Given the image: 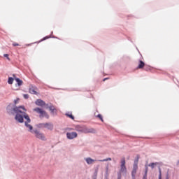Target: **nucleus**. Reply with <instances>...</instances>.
<instances>
[{
    "mask_svg": "<svg viewBox=\"0 0 179 179\" xmlns=\"http://www.w3.org/2000/svg\"><path fill=\"white\" fill-rule=\"evenodd\" d=\"M8 113L9 114H13L15 113L16 115L15 117V120L20 122V124H22L24 122V119L26 120L24 122L25 127L29 129V132H31V134H35L36 138L38 139H41V141H46L45 136H44V134L38 131V130H34L33 131V126L30 124V122H31V120H30V117H29L26 113V108H24V106H15L13 108H10V106H8L7 108Z\"/></svg>",
    "mask_w": 179,
    "mask_h": 179,
    "instance_id": "obj_1",
    "label": "nucleus"
},
{
    "mask_svg": "<svg viewBox=\"0 0 179 179\" xmlns=\"http://www.w3.org/2000/svg\"><path fill=\"white\" fill-rule=\"evenodd\" d=\"M77 131V132H81L83 134H95L96 130L93 128H89L83 125H76L75 129H70V131Z\"/></svg>",
    "mask_w": 179,
    "mask_h": 179,
    "instance_id": "obj_2",
    "label": "nucleus"
},
{
    "mask_svg": "<svg viewBox=\"0 0 179 179\" xmlns=\"http://www.w3.org/2000/svg\"><path fill=\"white\" fill-rule=\"evenodd\" d=\"M34 111H35V113H37L38 114H39L40 118H44V117L45 118H50V116L48 115L47 112H45V110H43V109H41L40 108H34Z\"/></svg>",
    "mask_w": 179,
    "mask_h": 179,
    "instance_id": "obj_3",
    "label": "nucleus"
},
{
    "mask_svg": "<svg viewBox=\"0 0 179 179\" xmlns=\"http://www.w3.org/2000/svg\"><path fill=\"white\" fill-rule=\"evenodd\" d=\"M139 160V157H137V160L134 161L133 165V170L131 171L132 179H135V176H136V171H138V162Z\"/></svg>",
    "mask_w": 179,
    "mask_h": 179,
    "instance_id": "obj_4",
    "label": "nucleus"
},
{
    "mask_svg": "<svg viewBox=\"0 0 179 179\" xmlns=\"http://www.w3.org/2000/svg\"><path fill=\"white\" fill-rule=\"evenodd\" d=\"M120 173H127V166H125V157L122 158Z\"/></svg>",
    "mask_w": 179,
    "mask_h": 179,
    "instance_id": "obj_5",
    "label": "nucleus"
},
{
    "mask_svg": "<svg viewBox=\"0 0 179 179\" xmlns=\"http://www.w3.org/2000/svg\"><path fill=\"white\" fill-rule=\"evenodd\" d=\"M41 128H47V129H49L50 131H52L54 129V125L51 123H42L40 124Z\"/></svg>",
    "mask_w": 179,
    "mask_h": 179,
    "instance_id": "obj_6",
    "label": "nucleus"
},
{
    "mask_svg": "<svg viewBox=\"0 0 179 179\" xmlns=\"http://www.w3.org/2000/svg\"><path fill=\"white\" fill-rule=\"evenodd\" d=\"M66 138H67V139H75V138H78V133H76L75 131L67 132Z\"/></svg>",
    "mask_w": 179,
    "mask_h": 179,
    "instance_id": "obj_7",
    "label": "nucleus"
},
{
    "mask_svg": "<svg viewBox=\"0 0 179 179\" xmlns=\"http://www.w3.org/2000/svg\"><path fill=\"white\" fill-rule=\"evenodd\" d=\"M29 92L31 94H37V88L33 85H29Z\"/></svg>",
    "mask_w": 179,
    "mask_h": 179,
    "instance_id": "obj_8",
    "label": "nucleus"
},
{
    "mask_svg": "<svg viewBox=\"0 0 179 179\" xmlns=\"http://www.w3.org/2000/svg\"><path fill=\"white\" fill-rule=\"evenodd\" d=\"M35 104L36 106H40L41 107H43V106H45V102L41 99H37L35 102Z\"/></svg>",
    "mask_w": 179,
    "mask_h": 179,
    "instance_id": "obj_9",
    "label": "nucleus"
},
{
    "mask_svg": "<svg viewBox=\"0 0 179 179\" xmlns=\"http://www.w3.org/2000/svg\"><path fill=\"white\" fill-rule=\"evenodd\" d=\"M13 78L15 79V80L17 82L18 86H22V85H23V81L20 79H19L18 78L15 77V75H13Z\"/></svg>",
    "mask_w": 179,
    "mask_h": 179,
    "instance_id": "obj_10",
    "label": "nucleus"
},
{
    "mask_svg": "<svg viewBox=\"0 0 179 179\" xmlns=\"http://www.w3.org/2000/svg\"><path fill=\"white\" fill-rule=\"evenodd\" d=\"M85 162L88 164H93V163L94 162H96V160L90 158V157H88V158H85Z\"/></svg>",
    "mask_w": 179,
    "mask_h": 179,
    "instance_id": "obj_11",
    "label": "nucleus"
},
{
    "mask_svg": "<svg viewBox=\"0 0 179 179\" xmlns=\"http://www.w3.org/2000/svg\"><path fill=\"white\" fill-rule=\"evenodd\" d=\"M144 67H145V62H143V61L142 60H140L138 66V69H143V68Z\"/></svg>",
    "mask_w": 179,
    "mask_h": 179,
    "instance_id": "obj_12",
    "label": "nucleus"
},
{
    "mask_svg": "<svg viewBox=\"0 0 179 179\" xmlns=\"http://www.w3.org/2000/svg\"><path fill=\"white\" fill-rule=\"evenodd\" d=\"M13 80H15L13 79V78L9 77V78H8V83L9 85H12V84L13 83Z\"/></svg>",
    "mask_w": 179,
    "mask_h": 179,
    "instance_id": "obj_13",
    "label": "nucleus"
},
{
    "mask_svg": "<svg viewBox=\"0 0 179 179\" xmlns=\"http://www.w3.org/2000/svg\"><path fill=\"white\" fill-rule=\"evenodd\" d=\"M66 115L69 117V118H71V120H75V117L72 115V113H67L66 114Z\"/></svg>",
    "mask_w": 179,
    "mask_h": 179,
    "instance_id": "obj_14",
    "label": "nucleus"
},
{
    "mask_svg": "<svg viewBox=\"0 0 179 179\" xmlns=\"http://www.w3.org/2000/svg\"><path fill=\"white\" fill-rule=\"evenodd\" d=\"M108 161L111 162V158H107V159L99 160V162H108Z\"/></svg>",
    "mask_w": 179,
    "mask_h": 179,
    "instance_id": "obj_15",
    "label": "nucleus"
},
{
    "mask_svg": "<svg viewBox=\"0 0 179 179\" xmlns=\"http://www.w3.org/2000/svg\"><path fill=\"white\" fill-rule=\"evenodd\" d=\"M97 117L99 118L102 122H103L104 120H103V116L101 114H99Z\"/></svg>",
    "mask_w": 179,
    "mask_h": 179,
    "instance_id": "obj_16",
    "label": "nucleus"
},
{
    "mask_svg": "<svg viewBox=\"0 0 179 179\" xmlns=\"http://www.w3.org/2000/svg\"><path fill=\"white\" fill-rule=\"evenodd\" d=\"M146 177H148V167L145 168V175L143 176V178L145 179Z\"/></svg>",
    "mask_w": 179,
    "mask_h": 179,
    "instance_id": "obj_17",
    "label": "nucleus"
},
{
    "mask_svg": "<svg viewBox=\"0 0 179 179\" xmlns=\"http://www.w3.org/2000/svg\"><path fill=\"white\" fill-rule=\"evenodd\" d=\"M48 38H50V36H45L38 43H41V41H44V40H48Z\"/></svg>",
    "mask_w": 179,
    "mask_h": 179,
    "instance_id": "obj_18",
    "label": "nucleus"
},
{
    "mask_svg": "<svg viewBox=\"0 0 179 179\" xmlns=\"http://www.w3.org/2000/svg\"><path fill=\"white\" fill-rule=\"evenodd\" d=\"M3 57H5V58H7V59H8V61H10V58H9V55H8V54H4V55H3Z\"/></svg>",
    "mask_w": 179,
    "mask_h": 179,
    "instance_id": "obj_19",
    "label": "nucleus"
},
{
    "mask_svg": "<svg viewBox=\"0 0 179 179\" xmlns=\"http://www.w3.org/2000/svg\"><path fill=\"white\" fill-rule=\"evenodd\" d=\"M49 110H50V111H55V108L54 106H50V107H49Z\"/></svg>",
    "mask_w": 179,
    "mask_h": 179,
    "instance_id": "obj_20",
    "label": "nucleus"
},
{
    "mask_svg": "<svg viewBox=\"0 0 179 179\" xmlns=\"http://www.w3.org/2000/svg\"><path fill=\"white\" fill-rule=\"evenodd\" d=\"M155 166H156V164H155V163H151L150 164H149V166L152 167V169H154Z\"/></svg>",
    "mask_w": 179,
    "mask_h": 179,
    "instance_id": "obj_21",
    "label": "nucleus"
},
{
    "mask_svg": "<svg viewBox=\"0 0 179 179\" xmlns=\"http://www.w3.org/2000/svg\"><path fill=\"white\" fill-rule=\"evenodd\" d=\"M159 179H162V169H159Z\"/></svg>",
    "mask_w": 179,
    "mask_h": 179,
    "instance_id": "obj_22",
    "label": "nucleus"
},
{
    "mask_svg": "<svg viewBox=\"0 0 179 179\" xmlns=\"http://www.w3.org/2000/svg\"><path fill=\"white\" fill-rule=\"evenodd\" d=\"M23 97H24V99H29V94H24L23 95Z\"/></svg>",
    "mask_w": 179,
    "mask_h": 179,
    "instance_id": "obj_23",
    "label": "nucleus"
},
{
    "mask_svg": "<svg viewBox=\"0 0 179 179\" xmlns=\"http://www.w3.org/2000/svg\"><path fill=\"white\" fill-rule=\"evenodd\" d=\"M13 47H17V46H19L20 45H19V43H13Z\"/></svg>",
    "mask_w": 179,
    "mask_h": 179,
    "instance_id": "obj_24",
    "label": "nucleus"
},
{
    "mask_svg": "<svg viewBox=\"0 0 179 179\" xmlns=\"http://www.w3.org/2000/svg\"><path fill=\"white\" fill-rule=\"evenodd\" d=\"M19 98H17V99H15V101H14V103H15V104H17V103H19Z\"/></svg>",
    "mask_w": 179,
    "mask_h": 179,
    "instance_id": "obj_25",
    "label": "nucleus"
},
{
    "mask_svg": "<svg viewBox=\"0 0 179 179\" xmlns=\"http://www.w3.org/2000/svg\"><path fill=\"white\" fill-rule=\"evenodd\" d=\"M52 114H57V109L55 110H51Z\"/></svg>",
    "mask_w": 179,
    "mask_h": 179,
    "instance_id": "obj_26",
    "label": "nucleus"
},
{
    "mask_svg": "<svg viewBox=\"0 0 179 179\" xmlns=\"http://www.w3.org/2000/svg\"><path fill=\"white\" fill-rule=\"evenodd\" d=\"M97 173H98V171H97V170H96L95 172H94L95 177H97Z\"/></svg>",
    "mask_w": 179,
    "mask_h": 179,
    "instance_id": "obj_27",
    "label": "nucleus"
},
{
    "mask_svg": "<svg viewBox=\"0 0 179 179\" xmlns=\"http://www.w3.org/2000/svg\"><path fill=\"white\" fill-rule=\"evenodd\" d=\"M33 43H29V44H27V45H26V47H30V45H31Z\"/></svg>",
    "mask_w": 179,
    "mask_h": 179,
    "instance_id": "obj_28",
    "label": "nucleus"
},
{
    "mask_svg": "<svg viewBox=\"0 0 179 179\" xmlns=\"http://www.w3.org/2000/svg\"><path fill=\"white\" fill-rule=\"evenodd\" d=\"M117 179H121V174L118 175Z\"/></svg>",
    "mask_w": 179,
    "mask_h": 179,
    "instance_id": "obj_29",
    "label": "nucleus"
},
{
    "mask_svg": "<svg viewBox=\"0 0 179 179\" xmlns=\"http://www.w3.org/2000/svg\"><path fill=\"white\" fill-rule=\"evenodd\" d=\"M108 79V78H104V79L103 80V82H106V80H107Z\"/></svg>",
    "mask_w": 179,
    "mask_h": 179,
    "instance_id": "obj_30",
    "label": "nucleus"
},
{
    "mask_svg": "<svg viewBox=\"0 0 179 179\" xmlns=\"http://www.w3.org/2000/svg\"><path fill=\"white\" fill-rule=\"evenodd\" d=\"M167 179H169V178H167Z\"/></svg>",
    "mask_w": 179,
    "mask_h": 179,
    "instance_id": "obj_31",
    "label": "nucleus"
}]
</instances>
